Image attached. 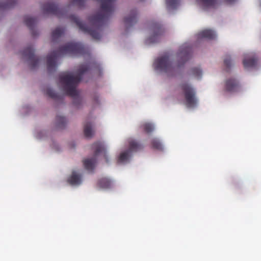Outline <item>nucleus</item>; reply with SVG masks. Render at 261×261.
<instances>
[{
    "instance_id": "f257e3e1",
    "label": "nucleus",
    "mask_w": 261,
    "mask_h": 261,
    "mask_svg": "<svg viewBox=\"0 0 261 261\" xmlns=\"http://www.w3.org/2000/svg\"><path fill=\"white\" fill-rule=\"evenodd\" d=\"M191 47L185 45H182L177 54L179 60L177 63H172L169 55L166 54L155 60L154 68L156 70L166 73L168 76H173L180 70L184 64L191 58Z\"/></svg>"
},
{
    "instance_id": "f03ea898",
    "label": "nucleus",
    "mask_w": 261,
    "mask_h": 261,
    "mask_svg": "<svg viewBox=\"0 0 261 261\" xmlns=\"http://www.w3.org/2000/svg\"><path fill=\"white\" fill-rule=\"evenodd\" d=\"M89 70V65L83 64L80 66L77 73L75 75L66 72L62 73L59 75V82L62 86L63 90L66 95L73 98V105L77 107H79L82 100L76 87L82 80L83 75Z\"/></svg>"
},
{
    "instance_id": "7ed1b4c3",
    "label": "nucleus",
    "mask_w": 261,
    "mask_h": 261,
    "mask_svg": "<svg viewBox=\"0 0 261 261\" xmlns=\"http://www.w3.org/2000/svg\"><path fill=\"white\" fill-rule=\"evenodd\" d=\"M87 52V48L80 43L69 42L59 49L54 50L47 57V68L49 72L56 70V60L61 56L69 54L73 56L83 55Z\"/></svg>"
},
{
    "instance_id": "20e7f679",
    "label": "nucleus",
    "mask_w": 261,
    "mask_h": 261,
    "mask_svg": "<svg viewBox=\"0 0 261 261\" xmlns=\"http://www.w3.org/2000/svg\"><path fill=\"white\" fill-rule=\"evenodd\" d=\"M186 101V105L189 108H193L197 104V99L194 89L188 83H182L180 85Z\"/></svg>"
},
{
    "instance_id": "39448f33",
    "label": "nucleus",
    "mask_w": 261,
    "mask_h": 261,
    "mask_svg": "<svg viewBox=\"0 0 261 261\" xmlns=\"http://www.w3.org/2000/svg\"><path fill=\"white\" fill-rule=\"evenodd\" d=\"M129 148L127 150L122 152L118 159V162L119 163H123L126 161L133 152H136L142 149L143 146L136 141L129 139L128 141Z\"/></svg>"
},
{
    "instance_id": "423d86ee",
    "label": "nucleus",
    "mask_w": 261,
    "mask_h": 261,
    "mask_svg": "<svg viewBox=\"0 0 261 261\" xmlns=\"http://www.w3.org/2000/svg\"><path fill=\"white\" fill-rule=\"evenodd\" d=\"M43 12L46 14H54L60 18L65 15V10L59 8L56 4L51 2H48L42 6Z\"/></svg>"
},
{
    "instance_id": "0eeeda50",
    "label": "nucleus",
    "mask_w": 261,
    "mask_h": 261,
    "mask_svg": "<svg viewBox=\"0 0 261 261\" xmlns=\"http://www.w3.org/2000/svg\"><path fill=\"white\" fill-rule=\"evenodd\" d=\"M149 30L152 34L148 41L151 43L158 42L164 32L162 25L159 22L153 21L150 24Z\"/></svg>"
},
{
    "instance_id": "6e6552de",
    "label": "nucleus",
    "mask_w": 261,
    "mask_h": 261,
    "mask_svg": "<svg viewBox=\"0 0 261 261\" xmlns=\"http://www.w3.org/2000/svg\"><path fill=\"white\" fill-rule=\"evenodd\" d=\"M24 58L28 59L31 68L34 69L39 62V59L34 55V50L32 46L25 48L22 53Z\"/></svg>"
},
{
    "instance_id": "1a4fd4ad",
    "label": "nucleus",
    "mask_w": 261,
    "mask_h": 261,
    "mask_svg": "<svg viewBox=\"0 0 261 261\" xmlns=\"http://www.w3.org/2000/svg\"><path fill=\"white\" fill-rule=\"evenodd\" d=\"M239 82L235 79L230 78L227 79L225 82L224 89L228 92H235L240 89Z\"/></svg>"
},
{
    "instance_id": "9d476101",
    "label": "nucleus",
    "mask_w": 261,
    "mask_h": 261,
    "mask_svg": "<svg viewBox=\"0 0 261 261\" xmlns=\"http://www.w3.org/2000/svg\"><path fill=\"white\" fill-rule=\"evenodd\" d=\"M137 21V12L136 10H132L129 16L125 17L124 22L128 28L133 26Z\"/></svg>"
},
{
    "instance_id": "9b49d317",
    "label": "nucleus",
    "mask_w": 261,
    "mask_h": 261,
    "mask_svg": "<svg viewBox=\"0 0 261 261\" xmlns=\"http://www.w3.org/2000/svg\"><path fill=\"white\" fill-rule=\"evenodd\" d=\"M92 148L94 150L95 155L96 156L100 153H103L106 162H108V157L103 143L101 142H97L92 145Z\"/></svg>"
},
{
    "instance_id": "f8f14e48",
    "label": "nucleus",
    "mask_w": 261,
    "mask_h": 261,
    "mask_svg": "<svg viewBox=\"0 0 261 261\" xmlns=\"http://www.w3.org/2000/svg\"><path fill=\"white\" fill-rule=\"evenodd\" d=\"M67 181L71 185H79L82 182V175L75 171H73Z\"/></svg>"
},
{
    "instance_id": "ddd939ff",
    "label": "nucleus",
    "mask_w": 261,
    "mask_h": 261,
    "mask_svg": "<svg viewBox=\"0 0 261 261\" xmlns=\"http://www.w3.org/2000/svg\"><path fill=\"white\" fill-rule=\"evenodd\" d=\"M197 35L199 39L206 38L210 40L214 39L216 37L215 32L210 29L203 30L199 32Z\"/></svg>"
},
{
    "instance_id": "4468645a",
    "label": "nucleus",
    "mask_w": 261,
    "mask_h": 261,
    "mask_svg": "<svg viewBox=\"0 0 261 261\" xmlns=\"http://www.w3.org/2000/svg\"><path fill=\"white\" fill-rule=\"evenodd\" d=\"M36 22L37 19L35 18H33L29 16H26L24 18L25 24L30 29V31H31L32 35L33 37H35L37 35L34 29V25Z\"/></svg>"
},
{
    "instance_id": "2eb2a0df",
    "label": "nucleus",
    "mask_w": 261,
    "mask_h": 261,
    "mask_svg": "<svg viewBox=\"0 0 261 261\" xmlns=\"http://www.w3.org/2000/svg\"><path fill=\"white\" fill-rule=\"evenodd\" d=\"M257 59L255 56H246L243 60V65L245 68H249L254 66L257 63Z\"/></svg>"
},
{
    "instance_id": "dca6fc26",
    "label": "nucleus",
    "mask_w": 261,
    "mask_h": 261,
    "mask_svg": "<svg viewBox=\"0 0 261 261\" xmlns=\"http://www.w3.org/2000/svg\"><path fill=\"white\" fill-rule=\"evenodd\" d=\"M96 160L94 158L85 159L83 161L85 168L89 171H92L94 168Z\"/></svg>"
},
{
    "instance_id": "f3484780",
    "label": "nucleus",
    "mask_w": 261,
    "mask_h": 261,
    "mask_svg": "<svg viewBox=\"0 0 261 261\" xmlns=\"http://www.w3.org/2000/svg\"><path fill=\"white\" fill-rule=\"evenodd\" d=\"M98 186L102 189H109L112 185L111 181L107 178H101L97 183Z\"/></svg>"
},
{
    "instance_id": "a211bd4d",
    "label": "nucleus",
    "mask_w": 261,
    "mask_h": 261,
    "mask_svg": "<svg viewBox=\"0 0 261 261\" xmlns=\"http://www.w3.org/2000/svg\"><path fill=\"white\" fill-rule=\"evenodd\" d=\"M65 29L63 28L58 27L52 32L51 37L53 41H55L59 38L64 33Z\"/></svg>"
},
{
    "instance_id": "6ab92c4d",
    "label": "nucleus",
    "mask_w": 261,
    "mask_h": 261,
    "mask_svg": "<svg viewBox=\"0 0 261 261\" xmlns=\"http://www.w3.org/2000/svg\"><path fill=\"white\" fill-rule=\"evenodd\" d=\"M200 2L205 8H215L218 5L217 0H198Z\"/></svg>"
},
{
    "instance_id": "aec40b11",
    "label": "nucleus",
    "mask_w": 261,
    "mask_h": 261,
    "mask_svg": "<svg viewBox=\"0 0 261 261\" xmlns=\"http://www.w3.org/2000/svg\"><path fill=\"white\" fill-rule=\"evenodd\" d=\"M84 135L87 138H91L93 135V131L92 129V124L90 122H86L84 125Z\"/></svg>"
},
{
    "instance_id": "412c9836",
    "label": "nucleus",
    "mask_w": 261,
    "mask_h": 261,
    "mask_svg": "<svg viewBox=\"0 0 261 261\" xmlns=\"http://www.w3.org/2000/svg\"><path fill=\"white\" fill-rule=\"evenodd\" d=\"M167 7L168 9H175L179 4V0H166Z\"/></svg>"
},
{
    "instance_id": "4be33fe9",
    "label": "nucleus",
    "mask_w": 261,
    "mask_h": 261,
    "mask_svg": "<svg viewBox=\"0 0 261 261\" xmlns=\"http://www.w3.org/2000/svg\"><path fill=\"white\" fill-rule=\"evenodd\" d=\"M15 4L14 0H9L6 2H0V9H7L12 7Z\"/></svg>"
},
{
    "instance_id": "5701e85b",
    "label": "nucleus",
    "mask_w": 261,
    "mask_h": 261,
    "mask_svg": "<svg viewBox=\"0 0 261 261\" xmlns=\"http://www.w3.org/2000/svg\"><path fill=\"white\" fill-rule=\"evenodd\" d=\"M57 126L60 128H63L66 123V119L61 116L58 115L56 117Z\"/></svg>"
},
{
    "instance_id": "b1692460",
    "label": "nucleus",
    "mask_w": 261,
    "mask_h": 261,
    "mask_svg": "<svg viewBox=\"0 0 261 261\" xmlns=\"http://www.w3.org/2000/svg\"><path fill=\"white\" fill-rule=\"evenodd\" d=\"M46 94L48 95L49 97L58 100L61 99L60 96L58 95L56 93H55L51 89L48 88L46 90Z\"/></svg>"
},
{
    "instance_id": "393cba45",
    "label": "nucleus",
    "mask_w": 261,
    "mask_h": 261,
    "mask_svg": "<svg viewBox=\"0 0 261 261\" xmlns=\"http://www.w3.org/2000/svg\"><path fill=\"white\" fill-rule=\"evenodd\" d=\"M151 145L153 148L162 150H163V145L160 141L157 139H153L151 141Z\"/></svg>"
},
{
    "instance_id": "a878e982",
    "label": "nucleus",
    "mask_w": 261,
    "mask_h": 261,
    "mask_svg": "<svg viewBox=\"0 0 261 261\" xmlns=\"http://www.w3.org/2000/svg\"><path fill=\"white\" fill-rule=\"evenodd\" d=\"M191 73L192 75L197 79H200L202 75V71L197 67H194L191 69Z\"/></svg>"
},
{
    "instance_id": "bb28decb",
    "label": "nucleus",
    "mask_w": 261,
    "mask_h": 261,
    "mask_svg": "<svg viewBox=\"0 0 261 261\" xmlns=\"http://www.w3.org/2000/svg\"><path fill=\"white\" fill-rule=\"evenodd\" d=\"M142 127L143 129H144V130L146 133H150L152 132L154 128L153 126L151 124L148 123H146L143 124L142 125Z\"/></svg>"
},
{
    "instance_id": "cd10ccee",
    "label": "nucleus",
    "mask_w": 261,
    "mask_h": 261,
    "mask_svg": "<svg viewBox=\"0 0 261 261\" xmlns=\"http://www.w3.org/2000/svg\"><path fill=\"white\" fill-rule=\"evenodd\" d=\"M224 64L225 67L229 69L231 65V60L229 56H226L224 59Z\"/></svg>"
},
{
    "instance_id": "c85d7f7f",
    "label": "nucleus",
    "mask_w": 261,
    "mask_h": 261,
    "mask_svg": "<svg viewBox=\"0 0 261 261\" xmlns=\"http://www.w3.org/2000/svg\"><path fill=\"white\" fill-rule=\"evenodd\" d=\"M224 1L227 4H231L233 3L236 0H224Z\"/></svg>"
}]
</instances>
